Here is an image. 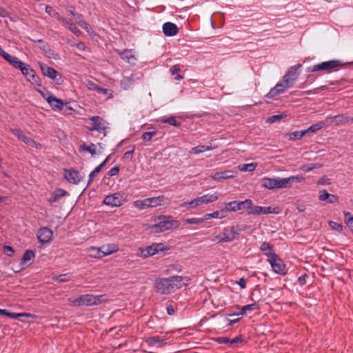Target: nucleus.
<instances>
[{
    "label": "nucleus",
    "instance_id": "1",
    "mask_svg": "<svg viewBox=\"0 0 353 353\" xmlns=\"http://www.w3.org/2000/svg\"><path fill=\"white\" fill-rule=\"evenodd\" d=\"M190 279L188 276H172L168 278H157L154 288L161 294H169L175 290L188 285Z\"/></svg>",
    "mask_w": 353,
    "mask_h": 353
},
{
    "label": "nucleus",
    "instance_id": "2",
    "mask_svg": "<svg viewBox=\"0 0 353 353\" xmlns=\"http://www.w3.org/2000/svg\"><path fill=\"white\" fill-rule=\"evenodd\" d=\"M303 180L304 177L301 175L291 176L287 178L263 177L261 179V185L268 190L288 188H290L293 183H301Z\"/></svg>",
    "mask_w": 353,
    "mask_h": 353
},
{
    "label": "nucleus",
    "instance_id": "3",
    "mask_svg": "<svg viewBox=\"0 0 353 353\" xmlns=\"http://www.w3.org/2000/svg\"><path fill=\"white\" fill-rule=\"evenodd\" d=\"M104 295H93V294H83L81 295L79 297L71 299H69V304L72 306H92V305H97L101 304L103 300Z\"/></svg>",
    "mask_w": 353,
    "mask_h": 353
},
{
    "label": "nucleus",
    "instance_id": "4",
    "mask_svg": "<svg viewBox=\"0 0 353 353\" xmlns=\"http://www.w3.org/2000/svg\"><path fill=\"white\" fill-rule=\"evenodd\" d=\"M180 225L178 220L172 219L170 216L159 217V222L151 226L152 231L156 233L163 232L164 231L177 228Z\"/></svg>",
    "mask_w": 353,
    "mask_h": 353
},
{
    "label": "nucleus",
    "instance_id": "5",
    "mask_svg": "<svg viewBox=\"0 0 353 353\" xmlns=\"http://www.w3.org/2000/svg\"><path fill=\"white\" fill-rule=\"evenodd\" d=\"M219 193L217 192H215L212 194H206L201 196H198L195 198L194 199L189 201V202H184L181 204V207L182 208H196V207L203 205V204H208L210 203H213L218 200L219 199Z\"/></svg>",
    "mask_w": 353,
    "mask_h": 353
},
{
    "label": "nucleus",
    "instance_id": "6",
    "mask_svg": "<svg viewBox=\"0 0 353 353\" xmlns=\"http://www.w3.org/2000/svg\"><path fill=\"white\" fill-rule=\"evenodd\" d=\"M341 65V63L340 61L330 60L313 65L310 71L312 72H316L317 71L322 70L330 73L332 71L337 70Z\"/></svg>",
    "mask_w": 353,
    "mask_h": 353
},
{
    "label": "nucleus",
    "instance_id": "7",
    "mask_svg": "<svg viewBox=\"0 0 353 353\" xmlns=\"http://www.w3.org/2000/svg\"><path fill=\"white\" fill-rule=\"evenodd\" d=\"M167 248L163 243H153L150 246L142 248H139L138 250L137 255L141 257L147 258L153 256L160 252L166 250Z\"/></svg>",
    "mask_w": 353,
    "mask_h": 353
},
{
    "label": "nucleus",
    "instance_id": "8",
    "mask_svg": "<svg viewBox=\"0 0 353 353\" xmlns=\"http://www.w3.org/2000/svg\"><path fill=\"white\" fill-rule=\"evenodd\" d=\"M90 126L88 130L90 131L96 130L99 133H103L105 136V130L108 128V123L99 116L89 118Z\"/></svg>",
    "mask_w": 353,
    "mask_h": 353
},
{
    "label": "nucleus",
    "instance_id": "9",
    "mask_svg": "<svg viewBox=\"0 0 353 353\" xmlns=\"http://www.w3.org/2000/svg\"><path fill=\"white\" fill-rule=\"evenodd\" d=\"M300 67H301V65L290 67L283 77L282 80L287 84V86L291 88L294 82L298 79L300 74V72L298 69Z\"/></svg>",
    "mask_w": 353,
    "mask_h": 353
},
{
    "label": "nucleus",
    "instance_id": "10",
    "mask_svg": "<svg viewBox=\"0 0 353 353\" xmlns=\"http://www.w3.org/2000/svg\"><path fill=\"white\" fill-rule=\"evenodd\" d=\"M11 132L14 135L22 141H23L30 148L41 149L42 148L41 144L36 142L32 138L27 137L21 130L19 128L12 129Z\"/></svg>",
    "mask_w": 353,
    "mask_h": 353
},
{
    "label": "nucleus",
    "instance_id": "11",
    "mask_svg": "<svg viewBox=\"0 0 353 353\" xmlns=\"http://www.w3.org/2000/svg\"><path fill=\"white\" fill-rule=\"evenodd\" d=\"M42 97L45 99V100L48 102L52 109L54 111H61L64 105H66L67 103L63 101L62 100L56 98L52 93H41Z\"/></svg>",
    "mask_w": 353,
    "mask_h": 353
},
{
    "label": "nucleus",
    "instance_id": "12",
    "mask_svg": "<svg viewBox=\"0 0 353 353\" xmlns=\"http://www.w3.org/2000/svg\"><path fill=\"white\" fill-rule=\"evenodd\" d=\"M125 202V199L120 193H114L106 196L103 199V203L111 207H119Z\"/></svg>",
    "mask_w": 353,
    "mask_h": 353
},
{
    "label": "nucleus",
    "instance_id": "13",
    "mask_svg": "<svg viewBox=\"0 0 353 353\" xmlns=\"http://www.w3.org/2000/svg\"><path fill=\"white\" fill-rule=\"evenodd\" d=\"M327 124L330 125H345L349 123H353V117L347 116L345 114H338L334 117H326Z\"/></svg>",
    "mask_w": 353,
    "mask_h": 353
},
{
    "label": "nucleus",
    "instance_id": "14",
    "mask_svg": "<svg viewBox=\"0 0 353 353\" xmlns=\"http://www.w3.org/2000/svg\"><path fill=\"white\" fill-rule=\"evenodd\" d=\"M268 261L270 263L272 270L275 273L281 275H285L286 274L287 270L285 265L278 255H276L270 259H268Z\"/></svg>",
    "mask_w": 353,
    "mask_h": 353
},
{
    "label": "nucleus",
    "instance_id": "15",
    "mask_svg": "<svg viewBox=\"0 0 353 353\" xmlns=\"http://www.w3.org/2000/svg\"><path fill=\"white\" fill-rule=\"evenodd\" d=\"M252 203V201L250 199H245L242 201H234L228 203H225V210L228 211L236 212L244 208H247V207H250Z\"/></svg>",
    "mask_w": 353,
    "mask_h": 353
},
{
    "label": "nucleus",
    "instance_id": "16",
    "mask_svg": "<svg viewBox=\"0 0 353 353\" xmlns=\"http://www.w3.org/2000/svg\"><path fill=\"white\" fill-rule=\"evenodd\" d=\"M39 65L43 75L57 82L61 80V76L55 69L43 63H39Z\"/></svg>",
    "mask_w": 353,
    "mask_h": 353
},
{
    "label": "nucleus",
    "instance_id": "17",
    "mask_svg": "<svg viewBox=\"0 0 353 353\" xmlns=\"http://www.w3.org/2000/svg\"><path fill=\"white\" fill-rule=\"evenodd\" d=\"M223 239L221 241L225 243L232 242L235 239H238L239 234L234 226L225 228L222 232Z\"/></svg>",
    "mask_w": 353,
    "mask_h": 353
},
{
    "label": "nucleus",
    "instance_id": "18",
    "mask_svg": "<svg viewBox=\"0 0 353 353\" xmlns=\"http://www.w3.org/2000/svg\"><path fill=\"white\" fill-rule=\"evenodd\" d=\"M148 208H155L170 203V199L163 195L145 199Z\"/></svg>",
    "mask_w": 353,
    "mask_h": 353
},
{
    "label": "nucleus",
    "instance_id": "19",
    "mask_svg": "<svg viewBox=\"0 0 353 353\" xmlns=\"http://www.w3.org/2000/svg\"><path fill=\"white\" fill-rule=\"evenodd\" d=\"M290 88L287 86V84L281 80V82L276 84V85L272 88L270 92L265 95L268 99L273 98L280 94L283 93L287 89Z\"/></svg>",
    "mask_w": 353,
    "mask_h": 353
},
{
    "label": "nucleus",
    "instance_id": "20",
    "mask_svg": "<svg viewBox=\"0 0 353 353\" xmlns=\"http://www.w3.org/2000/svg\"><path fill=\"white\" fill-rule=\"evenodd\" d=\"M236 172L231 170L223 171H218L211 174V178L215 181H221L223 179H232L235 177Z\"/></svg>",
    "mask_w": 353,
    "mask_h": 353
},
{
    "label": "nucleus",
    "instance_id": "21",
    "mask_svg": "<svg viewBox=\"0 0 353 353\" xmlns=\"http://www.w3.org/2000/svg\"><path fill=\"white\" fill-rule=\"evenodd\" d=\"M53 232L48 228H41L37 233L39 241L41 243H46L51 241L52 239Z\"/></svg>",
    "mask_w": 353,
    "mask_h": 353
},
{
    "label": "nucleus",
    "instance_id": "22",
    "mask_svg": "<svg viewBox=\"0 0 353 353\" xmlns=\"http://www.w3.org/2000/svg\"><path fill=\"white\" fill-rule=\"evenodd\" d=\"M17 69L20 70L22 74L25 75L30 81L32 80L33 81H35L36 79H37V77L35 75L34 70L32 69L29 65L22 61L20 67H18Z\"/></svg>",
    "mask_w": 353,
    "mask_h": 353
},
{
    "label": "nucleus",
    "instance_id": "23",
    "mask_svg": "<svg viewBox=\"0 0 353 353\" xmlns=\"http://www.w3.org/2000/svg\"><path fill=\"white\" fill-rule=\"evenodd\" d=\"M166 340L167 339L165 337L154 336L148 337L144 341L150 347L156 346L157 347H161L165 345Z\"/></svg>",
    "mask_w": 353,
    "mask_h": 353
},
{
    "label": "nucleus",
    "instance_id": "24",
    "mask_svg": "<svg viewBox=\"0 0 353 353\" xmlns=\"http://www.w3.org/2000/svg\"><path fill=\"white\" fill-rule=\"evenodd\" d=\"M103 148L102 144L101 143H98L97 144L92 143L90 145H87L83 143L81 145L79 148L80 151H86L90 152L92 156L96 155L98 153H101V149Z\"/></svg>",
    "mask_w": 353,
    "mask_h": 353
},
{
    "label": "nucleus",
    "instance_id": "25",
    "mask_svg": "<svg viewBox=\"0 0 353 353\" xmlns=\"http://www.w3.org/2000/svg\"><path fill=\"white\" fill-rule=\"evenodd\" d=\"M68 195V192L63 189L57 188L52 194L50 198L48 199V202L50 205H52L54 203H57L60 199Z\"/></svg>",
    "mask_w": 353,
    "mask_h": 353
},
{
    "label": "nucleus",
    "instance_id": "26",
    "mask_svg": "<svg viewBox=\"0 0 353 353\" xmlns=\"http://www.w3.org/2000/svg\"><path fill=\"white\" fill-rule=\"evenodd\" d=\"M163 32L167 37H173L177 34L179 28L175 23L166 22L163 25Z\"/></svg>",
    "mask_w": 353,
    "mask_h": 353
},
{
    "label": "nucleus",
    "instance_id": "27",
    "mask_svg": "<svg viewBox=\"0 0 353 353\" xmlns=\"http://www.w3.org/2000/svg\"><path fill=\"white\" fill-rule=\"evenodd\" d=\"M119 56L126 62L130 64L134 65L137 61V58L132 51V50H124L119 52Z\"/></svg>",
    "mask_w": 353,
    "mask_h": 353
},
{
    "label": "nucleus",
    "instance_id": "28",
    "mask_svg": "<svg viewBox=\"0 0 353 353\" xmlns=\"http://www.w3.org/2000/svg\"><path fill=\"white\" fill-rule=\"evenodd\" d=\"M319 199L320 201H327L329 203H334L339 201L337 196L329 194L325 190H323L319 192Z\"/></svg>",
    "mask_w": 353,
    "mask_h": 353
},
{
    "label": "nucleus",
    "instance_id": "29",
    "mask_svg": "<svg viewBox=\"0 0 353 353\" xmlns=\"http://www.w3.org/2000/svg\"><path fill=\"white\" fill-rule=\"evenodd\" d=\"M65 178L70 182L74 184H77L81 181V177L79 172L74 170H68L65 171Z\"/></svg>",
    "mask_w": 353,
    "mask_h": 353
},
{
    "label": "nucleus",
    "instance_id": "30",
    "mask_svg": "<svg viewBox=\"0 0 353 353\" xmlns=\"http://www.w3.org/2000/svg\"><path fill=\"white\" fill-rule=\"evenodd\" d=\"M103 256L110 255L119 250V247L115 243H110L101 246Z\"/></svg>",
    "mask_w": 353,
    "mask_h": 353
},
{
    "label": "nucleus",
    "instance_id": "31",
    "mask_svg": "<svg viewBox=\"0 0 353 353\" xmlns=\"http://www.w3.org/2000/svg\"><path fill=\"white\" fill-rule=\"evenodd\" d=\"M260 250L268 258V259H270L271 258H272L276 255L275 254L272 247L268 242L262 243V244L260 247Z\"/></svg>",
    "mask_w": 353,
    "mask_h": 353
},
{
    "label": "nucleus",
    "instance_id": "32",
    "mask_svg": "<svg viewBox=\"0 0 353 353\" xmlns=\"http://www.w3.org/2000/svg\"><path fill=\"white\" fill-rule=\"evenodd\" d=\"M1 57L15 68L21 65V61L17 57L12 56L7 52H5Z\"/></svg>",
    "mask_w": 353,
    "mask_h": 353
},
{
    "label": "nucleus",
    "instance_id": "33",
    "mask_svg": "<svg viewBox=\"0 0 353 353\" xmlns=\"http://www.w3.org/2000/svg\"><path fill=\"white\" fill-rule=\"evenodd\" d=\"M327 125H328V124H327V121H326V119H325V121H319L318 123H316L312 125L307 129L305 130V132L306 134L315 132L316 131H318Z\"/></svg>",
    "mask_w": 353,
    "mask_h": 353
},
{
    "label": "nucleus",
    "instance_id": "34",
    "mask_svg": "<svg viewBox=\"0 0 353 353\" xmlns=\"http://www.w3.org/2000/svg\"><path fill=\"white\" fill-rule=\"evenodd\" d=\"M161 123H168L174 127H179L181 125V122L176 119V117L173 115L169 117H163L160 119Z\"/></svg>",
    "mask_w": 353,
    "mask_h": 353
},
{
    "label": "nucleus",
    "instance_id": "35",
    "mask_svg": "<svg viewBox=\"0 0 353 353\" xmlns=\"http://www.w3.org/2000/svg\"><path fill=\"white\" fill-rule=\"evenodd\" d=\"M101 250V247H90L88 250L90 257L99 259L104 257L103 255H102L103 252Z\"/></svg>",
    "mask_w": 353,
    "mask_h": 353
},
{
    "label": "nucleus",
    "instance_id": "36",
    "mask_svg": "<svg viewBox=\"0 0 353 353\" xmlns=\"http://www.w3.org/2000/svg\"><path fill=\"white\" fill-rule=\"evenodd\" d=\"M211 150H212V146L202 145L192 148L190 150V153L191 154H199L200 153L204 152L205 151H210Z\"/></svg>",
    "mask_w": 353,
    "mask_h": 353
},
{
    "label": "nucleus",
    "instance_id": "37",
    "mask_svg": "<svg viewBox=\"0 0 353 353\" xmlns=\"http://www.w3.org/2000/svg\"><path fill=\"white\" fill-rule=\"evenodd\" d=\"M134 83L133 77H125L121 81V86L124 90L129 89Z\"/></svg>",
    "mask_w": 353,
    "mask_h": 353
},
{
    "label": "nucleus",
    "instance_id": "38",
    "mask_svg": "<svg viewBox=\"0 0 353 353\" xmlns=\"http://www.w3.org/2000/svg\"><path fill=\"white\" fill-rule=\"evenodd\" d=\"M34 258V253L32 250H26L25 253L23 255V257L21 259V265L22 266L24 265V264L30 261V260L33 259ZM23 268V267H21V269Z\"/></svg>",
    "mask_w": 353,
    "mask_h": 353
},
{
    "label": "nucleus",
    "instance_id": "39",
    "mask_svg": "<svg viewBox=\"0 0 353 353\" xmlns=\"http://www.w3.org/2000/svg\"><path fill=\"white\" fill-rule=\"evenodd\" d=\"M6 316H9L10 318L13 319H17L21 316H25V317H28V318H30V317L34 318L35 316L34 315L30 314V313H25V312L14 313V312H10L9 311H8Z\"/></svg>",
    "mask_w": 353,
    "mask_h": 353
},
{
    "label": "nucleus",
    "instance_id": "40",
    "mask_svg": "<svg viewBox=\"0 0 353 353\" xmlns=\"http://www.w3.org/2000/svg\"><path fill=\"white\" fill-rule=\"evenodd\" d=\"M256 168V164L251 163L248 164H241L239 165V169L242 172H252Z\"/></svg>",
    "mask_w": 353,
    "mask_h": 353
},
{
    "label": "nucleus",
    "instance_id": "41",
    "mask_svg": "<svg viewBox=\"0 0 353 353\" xmlns=\"http://www.w3.org/2000/svg\"><path fill=\"white\" fill-rule=\"evenodd\" d=\"M180 71H181V68H180V65L178 64L173 65L170 68V72H171L172 75L176 74V76L175 77L174 79L177 81H181L183 79V77L182 75L179 74V72Z\"/></svg>",
    "mask_w": 353,
    "mask_h": 353
},
{
    "label": "nucleus",
    "instance_id": "42",
    "mask_svg": "<svg viewBox=\"0 0 353 353\" xmlns=\"http://www.w3.org/2000/svg\"><path fill=\"white\" fill-rule=\"evenodd\" d=\"M248 209V214L252 215H260L261 214V206L258 205H252V203H251L250 207H247Z\"/></svg>",
    "mask_w": 353,
    "mask_h": 353
},
{
    "label": "nucleus",
    "instance_id": "43",
    "mask_svg": "<svg viewBox=\"0 0 353 353\" xmlns=\"http://www.w3.org/2000/svg\"><path fill=\"white\" fill-rule=\"evenodd\" d=\"M256 307H257V305L255 303L248 304V305H244L243 307H242L241 312L240 313H239L237 314H230V316H233L239 315V314L243 315L246 313L247 310H253L256 309Z\"/></svg>",
    "mask_w": 353,
    "mask_h": 353
},
{
    "label": "nucleus",
    "instance_id": "44",
    "mask_svg": "<svg viewBox=\"0 0 353 353\" xmlns=\"http://www.w3.org/2000/svg\"><path fill=\"white\" fill-rule=\"evenodd\" d=\"M261 214H278L279 212L278 208H272L271 206L268 207H262L261 206Z\"/></svg>",
    "mask_w": 353,
    "mask_h": 353
},
{
    "label": "nucleus",
    "instance_id": "45",
    "mask_svg": "<svg viewBox=\"0 0 353 353\" xmlns=\"http://www.w3.org/2000/svg\"><path fill=\"white\" fill-rule=\"evenodd\" d=\"M306 134L305 130L296 131L290 134V139L292 140H299Z\"/></svg>",
    "mask_w": 353,
    "mask_h": 353
},
{
    "label": "nucleus",
    "instance_id": "46",
    "mask_svg": "<svg viewBox=\"0 0 353 353\" xmlns=\"http://www.w3.org/2000/svg\"><path fill=\"white\" fill-rule=\"evenodd\" d=\"M223 212V211L221 212H219V211H215L212 213H210V214H206L205 215H204V219H205V221L206 220H208L210 219H212V218H214V219H222L223 217L225 216V215H220V214Z\"/></svg>",
    "mask_w": 353,
    "mask_h": 353
},
{
    "label": "nucleus",
    "instance_id": "47",
    "mask_svg": "<svg viewBox=\"0 0 353 353\" xmlns=\"http://www.w3.org/2000/svg\"><path fill=\"white\" fill-rule=\"evenodd\" d=\"M133 205L139 210H145L148 208L145 199L143 200H137L134 201Z\"/></svg>",
    "mask_w": 353,
    "mask_h": 353
},
{
    "label": "nucleus",
    "instance_id": "48",
    "mask_svg": "<svg viewBox=\"0 0 353 353\" xmlns=\"http://www.w3.org/2000/svg\"><path fill=\"white\" fill-rule=\"evenodd\" d=\"M52 279L54 281H58V282H66V281H70V276L69 274H61V275H58V276H54L52 277Z\"/></svg>",
    "mask_w": 353,
    "mask_h": 353
},
{
    "label": "nucleus",
    "instance_id": "49",
    "mask_svg": "<svg viewBox=\"0 0 353 353\" xmlns=\"http://www.w3.org/2000/svg\"><path fill=\"white\" fill-rule=\"evenodd\" d=\"M205 221L204 216L202 218H190L186 219L185 222L188 224H201Z\"/></svg>",
    "mask_w": 353,
    "mask_h": 353
},
{
    "label": "nucleus",
    "instance_id": "50",
    "mask_svg": "<svg viewBox=\"0 0 353 353\" xmlns=\"http://www.w3.org/2000/svg\"><path fill=\"white\" fill-rule=\"evenodd\" d=\"M286 117H287V115L283 114L273 115L267 119V122H268L270 123H273L280 121L281 119H283Z\"/></svg>",
    "mask_w": 353,
    "mask_h": 353
},
{
    "label": "nucleus",
    "instance_id": "51",
    "mask_svg": "<svg viewBox=\"0 0 353 353\" xmlns=\"http://www.w3.org/2000/svg\"><path fill=\"white\" fill-rule=\"evenodd\" d=\"M85 85L86 87L90 90H93V91H96L98 92L99 88H100V86H99L97 84H96L94 82H93L92 81H87L85 82Z\"/></svg>",
    "mask_w": 353,
    "mask_h": 353
},
{
    "label": "nucleus",
    "instance_id": "52",
    "mask_svg": "<svg viewBox=\"0 0 353 353\" xmlns=\"http://www.w3.org/2000/svg\"><path fill=\"white\" fill-rule=\"evenodd\" d=\"M321 167H322V164H321V163H314V164H311L309 165L303 166V170L306 172H309L314 169H318Z\"/></svg>",
    "mask_w": 353,
    "mask_h": 353
},
{
    "label": "nucleus",
    "instance_id": "53",
    "mask_svg": "<svg viewBox=\"0 0 353 353\" xmlns=\"http://www.w3.org/2000/svg\"><path fill=\"white\" fill-rule=\"evenodd\" d=\"M156 134V132H146L142 134V139L145 141H149L152 137Z\"/></svg>",
    "mask_w": 353,
    "mask_h": 353
},
{
    "label": "nucleus",
    "instance_id": "54",
    "mask_svg": "<svg viewBox=\"0 0 353 353\" xmlns=\"http://www.w3.org/2000/svg\"><path fill=\"white\" fill-rule=\"evenodd\" d=\"M98 93H101L103 95L107 96V99H110L112 97V93L111 90H110L108 89L103 88L101 87H100V88L98 91Z\"/></svg>",
    "mask_w": 353,
    "mask_h": 353
},
{
    "label": "nucleus",
    "instance_id": "55",
    "mask_svg": "<svg viewBox=\"0 0 353 353\" xmlns=\"http://www.w3.org/2000/svg\"><path fill=\"white\" fill-rule=\"evenodd\" d=\"M329 225L332 229H334L336 231L341 232L343 230L342 225L339 223H336L334 221H330Z\"/></svg>",
    "mask_w": 353,
    "mask_h": 353
},
{
    "label": "nucleus",
    "instance_id": "56",
    "mask_svg": "<svg viewBox=\"0 0 353 353\" xmlns=\"http://www.w3.org/2000/svg\"><path fill=\"white\" fill-rule=\"evenodd\" d=\"M34 42L39 43L40 44V48L44 51L49 50V46L43 41L42 39L32 40Z\"/></svg>",
    "mask_w": 353,
    "mask_h": 353
},
{
    "label": "nucleus",
    "instance_id": "57",
    "mask_svg": "<svg viewBox=\"0 0 353 353\" xmlns=\"http://www.w3.org/2000/svg\"><path fill=\"white\" fill-rule=\"evenodd\" d=\"M101 169L97 166L94 168V170L91 172V173L89 175V183L93 180V179L97 176V174H99L101 172Z\"/></svg>",
    "mask_w": 353,
    "mask_h": 353
},
{
    "label": "nucleus",
    "instance_id": "58",
    "mask_svg": "<svg viewBox=\"0 0 353 353\" xmlns=\"http://www.w3.org/2000/svg\"><path fill=\"white\" fill-rule=\"evenodd\" d=\"M3 252L9 256H11L14 253V249L10 246V245H5L3 247Z\"/></svg>",
    "mask_w": 353,
    "mask_h": 353
},
{
    "label": "nucleus",
    "instance_id": "59",
    "mask_svg": "<svg viewBox=\"0 0 353 353\" xmlns=\"http://www.w3.org/2000/svg\"><path fill=\"white\" fill-rule=\"evenodd\" d=\"M318 185H329L330 184V179L324 176L320 178L317 182Z\"/></svg>",
    "mask_w": 353,
    "mask_h": 353
},
{
    "label": "nucleus",
    "instance_id": "60",
    "mask_svg": "<svg viewBox=\"0 0 353 353\" xmlns=\"http://www.w3.org/2000/svg\"><path fill=\"white\" fill-rule=\"evenodd\" d=\"M119 172V167L115 166L112 168H111L109 171L108 174L110 176L117 175Z\"/></svg>",
    "mask_w": 353,
    "mask_h": 353
},
{
    "label": "nucleus",
    "instance_id": "61",
    "mask_svg": "<svg viewBox=\"0 0 353 353\" xmlns=\"http://www.w3.org/2000/svg\"><path fill=\"white\" fill-rule=\"evenodd\" d=\"M67 23L68 24L69 29L72 32H74V34H77V33L79 32V29L77 28V27L74 24H73L72 23H70L69 21H68Z\"/></svg>",
    "mask_w": 353,
    "mask_h": 353
},
{
    "label": "nucleus",
    "instance_id": "62",
    "mask_svg": "<svg viewBox=\"0 0 353 353\" xmlns=\"http://www.w3.org/2000/svg\"><path fill=\"white\" fill-rule=\"evenodd\" d=\"M216 341L219 344H225V343H229L230 339L228 337H218Z\"/></svg>",
    "mask_w": 353,
    "mask_h": 353
},
{
    "label": "nucleus",
    "instance_id": "63",
    "mask_svg": "<svg viewBox=\"0 0 353 353\" xmlns=\"http://www.w3.org/2000/svg\"><path fill=\"white\" fill-rule=\"evenodd\" d=\"M241 342H242L241 336H237L235 338H234L233 339H230L229 344L233 345V344L239 343H241Z\"/></svg>",
    "mask_w": 353,
    "mask_h": 353
},
{
    "label": "nucleus",
    "instance_id": "64",
    "mask_svg": "<svg viewBox=\"0 0 353 353\" xmlns=\"http://www.w3.org/2000/svg\"><path fill=\"white\" fill-rule=\"evenodd\" d=\"M345 223L347 227L350 229V230L353 233V218H349L345 221Z\"/></svg>",
    "mask_w": 353,
    "mask_h": 353
}]
</instances>
